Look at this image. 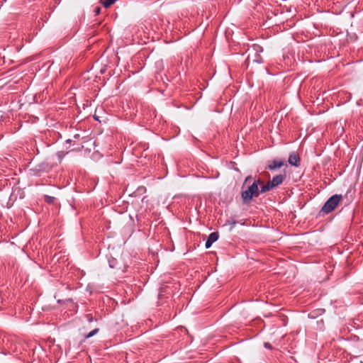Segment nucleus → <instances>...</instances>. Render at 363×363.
<instances>
[{"mask_svg":"<svg viewBox=\"0 0 363 363\" xmlns=\"http://www.w3.org/2000/svg\"><path fill=\"white\" fill-rule=\"evenodd\" d=\"M252 60H253L254 62H257V63H261V62H262V59H261L260 56H257L256 59H253Z\"/></svg>","mask_w":363,"mask_h":363,"instance_id":"9b49d317","label":"nucleus"},{"mask_svg":"<svg viewBox=\"0 0 363 363\" xmlns=\"http://www.w3.org/2000/svg\"><path fill=\"white\" fill-rule=\"evenodd\" d=\"M99 11H100V9H99V8H96V13H99Z\"/></svg>","mask_w":363,"mask_h":363,"instance_id":"f3484780","label":"nucleus"},{"mask_svg":"<svg viewBox=\"0 0 363 363\" xmlns=\"http://www.w3.org/2000/svg\"><path fill=\"white\" fill-rule=\"evenodd\" d=\"M273 189H274L273 186H271V183L269 181L265 185H263L261 187V189L259 191V194H264V193L269 191Z\"/></svg>","mask_w":363,"mask_h":363,"instance_id":"0eeeda50","label":"nucleus"},{"mask_svg":"<svg viewBox=\"0 0 363 363\" xmlns=\"http://www.w3.org/2000/svg\"><path fill=\"white\" fill-rule=\"evenodd\" d=\"M219 238V235L218 232H213L211 233L205 243V247L206 249H208L211 247L212 244L218 240Z\"/></svg>","mask_w":363,"mask_h":363,"instance_id":"423d86ee","label":"nucleus"},{"mask_svg":"<svg viewBox=\"0 0 363 363\" xmlns=\"http://www.w3.org/2000/svg\"><path fill=\"white\" fill-rule=\"evenodd\" d=\"M117 0H105L102 1V4L105 8L110 7L112 4H113Z\"/></svg>","mask_w":363,"mask_h":363,"instance_id":"6e6552de","label":"nucleus"},{"mask_svg":"<svg viewBox=\"0 0 363 363\" xmlns=\"http://www.w3.org/2000/svg\"><path fill=\"white\" fill-rule=\"evenodd\" d=\"M262 183L259 179H256L247 189L242 191L241 198L244 203H250L253 197L259 195L258 185Z\"/></svg>","mask_w":363,"mask_h":363,"instance_id":"f257e3e1","label":"nucleus"},{"mask_svg":"<svg viewBox=\"0 0 363 363\" xmlns=\"http://www.w3.org/2000/svg\"><path fill=\"white\" fill-rule=\"evenodd\" d=\"M264 347H265L266 348L271 349V345H270V344H269V343H268V342H265V343H264Z\"/></svg>","mask_w":363,"mask_h":363,"instance_id":"4468645a","label":"nucleus"},{"mask_svg":"<svg viewBox=\"0 0 363 363\" xmlns=\"http://www.w3.org/2000/svg\"><path fill=\"white\" fill-rule=\"evenodd\" d=\"M251 179V177L250 176H248L245 178V182H248L250 179Z\"/></svg>","mask_w":363,"mask_h":363,"instance_id":"dca6fc26","label":"nucleus"},{"mask_svg":"<svg viewBox=\"0 0 363 363\" xmlns=\"http://www.w3.org/2000/svg\"><path fill=\"white\" fill-rule=\"evenodd\" d=\"M254 48H255V50L258 52V51H262V48L261 47H259V45H254Z\"/></svg>","mask_w":363,"mask_h":363,"instance_id":"ddd939ff","label":"nucleus"},{"mask_svg":"<svg viewBox=\"0 0 363 363\" xmlns=\"http://www.w3.org/2000/svg\"><path fill=\"white\" fill-rule=\"evenodd\" d=\"M99 328L94 329L93 330H91L90 333H89L88 334H86L85 335V338L88 339V338L93 337L94 335H96L99 333Z\"/></svg>","mask_w":363,"mask_h":363,"instance_id":"1a4fd4ad","label":"nucleus"},{"mask_svg":"<svg viewBox=\"0 0 363 363\" xmlns=\"http://www.w3.org/2000/svg\"><path fill=\"white\" fill-rule=\"evenodd\" d=\"M101 1H102V0H101Z\"/></svg>","mask_w":363,"mask_h":363,"instance_id":"4be33fe9","label":"nucleus"},{"mask_svg":"<svg viewBox=\"0 0 363 363\" xmlns=\"http://www.w3.org/2000/svg\"><path fill=\"white\" fill-rule=\"evenodd\" d=\"M57 302H58L59 303H60L62 302V301L59 299V300H57Z\"/></svg>","mask_w":363,"mask_h":363,"instance_id":"aec40b11","label":"nucleus"},{"mask_svg":"<svg viewBox=\"0 0 363 363\" xmlns=\"http://www.w3.org/2000/svg\"><path fill=\"white\" fill-rule=\"evenodd\" d=\"M247 60H250V54L248 55L247 56Z\"/></svg>","mask_w":363,"mask_h":363,"instance_id":"6ab92c4d","label":"nucleus"},{"mask_svg":"<svg viewBox=\"0 0 363 363\" xmlns=\"http://www.w3.org/2000/svg\"><path fill=\"white\" fill-rule=\"evenodd\" d=\"M79 137V135H77H77H74V138H78Z\"/></svg>","mask_w":363,"mask_h":363,"instance_id":"a211bd4d","label":"nucleus"},{"mask_svg":"<svg viewBox=\"0 0 363 363\" xmlns=\"http://www.w3.org/2000/svg\"><path fill=\"white\" fill-rule=\"evenodd\" d=\"M0 302H1V296H0Z\"/></svg>","mask_w":363,"mask_h":363,"instance_id":"412c9836","label":"nucleus"},{"mask_svg":"<svg viewBox=\"0 0 363 363\" xmlns=\"http://www.w3.org/2000/svg\"><path fill=\"white\" fill-rule=\"evenodd\" d=\"M86 318H87L89 322H92L93 321V317H92V315L91 314L86 315Z\"/></svg>","mask_w":363,"mask_h":363,"instance_id":"f8f14e48","label":"nucleus"},{"mask_svg":"<svg viewBox=\"0 0 363 363\" xmlns=\"http://www.w3.org/2000/svg\"><path fill=\"white\" fill-rule=\"evenodd\" d=\"M284 164L285 160L284 159H274L268 161L266 169L270 171H274L277 169L281 168Z\"/></svg>","mask_w":363,"mask_h":363,"instance_id":"7ed1b4c3","label":"nucleus"},{"mask_svg":"<svg viewBox=\"0 0 363 363\" xmlns=\"http://www.w3.org/2000/svg\"><path fill=\"white\" fill-rule=\"evenodd\" d=\"M285 178H286L285 174H277V175L274 176L272 180H269V182L271 183V186H272L274 189L277 187L278 186H279L280 184H281L283 183Z\"/></svg>","mask_w":363,"mask_h":363,"instance_id":"39448f33","label":"nucleus"},{"mask_svg":"<svg viewBox=\"0 0 363 363\" xmlns=\"http://www.w3.org/2000/svg\"><path fill=\"white\" fill-rule=\"evenodd\" d=\"M44 200L48 203H53L55 200V198L54 196L45 195L44 196Z\"/></svg>","mask_w":363,"mask_h":363,"instance_id":"9d476101","label":"nucleus"},{"mask_svg":"<svg viewBox=\"0 0 363 363\" xmlns=\"http://www.w3.org/2000/svg\"><path fill=\"white\" fill-rule=\"evenodd\" d=\"M342 199L341 194H335L330 197L321 208V212L325 214L331 213L338 205Z\"/></svg>","mask_w":363,"mask_h":363,"instance_id":"f03ea898","label":"nucleus"},{"mask_svg":"<svg viewBox=\"0 0 363 363\" xmlns=\"http://www.w3.org/2000/svg\"><path fill=\"white\" fill-rule=\"evenodd\" d=\"M301 158L298 153L292 152L289 157L288 162L296 167L300 165Z\"/></svg>","mask_w":363,"mask_h":363,"instance_id":"20e7f679","label":"nucleus"},{"mask_svg":"<svg viewBox=\"0 0 363 363\" xmlns=\"http://www.w3.org/2000/svg\"><path fill=\"white\" fill-rule=\"evenodd\" d=\"M72 140H71V139H68L66 140V143H68L69 145L72 143Z\"/></svg>","mask_w":363,"mask_h":363,"instance_id":"2eb2a0df","label":"nucleus"}]
</instances>
